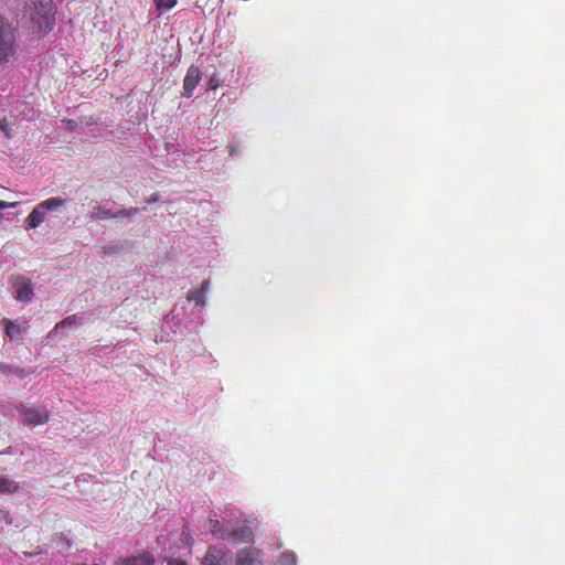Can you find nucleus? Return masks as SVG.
<instances>
[{"instance_id": "2eb2a0df", "label": "nucleus", "mask_w": 565, "mask_h": 565, "mask_svg": "<svg viewBox=\"0 0 565 565\" xmlns=\"http://www.w3.org/2000/svg\"><path fill=\"white\" fill-rule=\"evenodd\" d=\"M158 11H167L172 9L178 0H153Z\"/></svg>"}, {"instance_id": "6e6552de", "label": "nucleus", "mask_w": 565, "mask_h": 565, "mask_svg": "<svg viewBox=\"0 0 565 565\" xmlns=\"http://www.w3.org/2000/svg\"><path fill=\"white\" fill-rule=\"evenodd\" d=\"M202 78L201 71L198 66L191 65L188 68L186 75L183 79V95L190 98L194 88L199 85Z\"/></svg>"}, {"instance_id": "ddd939ff", "label": "nucleus", "mask_w": 565, "mask_h": 565, "mask_svg": "<svg viewBox=\"0 0 565 565\" xmlns=\"http://www.w3.org/2000/svg\"><path fill=\"white\" fill-rule=\"evenodd\" d=\"M19 491V484L13 480L2 477L0 478V493H15Z\"/></svg>"}, {"instance_id": "1a4fd4ad", "label": "nucleus", "mask_w": 565, "mask_h": 565, "mask_svg": "<svg viewBox=\"0 0 565 565\" xmlns=\"http://www.w3.org/2000/svg\"><path fill=\"white\" fill-rule=\"evenodd\" d=\"M203 565H228V558L223 550L210 546L204 556Z\"/></svg>"}, {"instance_id": "f03ea898", "label": "nucleus", "mask_w": 565, "mask_h": 565, "mask_svg": "<svg viewBox=\"0 0 565 565\" xmlns=\"http://www.w3.org/2000/svg\"><path fill=\"white\" fill-rule=\"evenodd\" d=\"M65 205L61 198H50L39 203L26 217L28 228L38 227L44 220L46 211L56 210Z\"/></svg>"}, {"instance_id": "aec40b11", "label": "nucleus", "mask_w": 565, "mask_h": 565, "mask_svg": "<svg viewBox=\"0 0 565 565\" xmlns=\"http://www.w3.org/2000/svg\"><path fill=\"white\" fill-rule=\"evenodd\" d=\"M209 88L216 89L220 86V79L217 78L216 74H213L209 79Z\"/></svg>"}, {"instance_id": "a211bd4d", "label": "nucleus", "mask_w": 565, "mask_h": 565, "mask_svg": "<svg viewBox=\"0 0 565 565\" xmlns=\"http://www.w3.org/2000/svg\"><path fill=\"white\" fill-rule=\"evenodd\" d=\"M138 209H122L120 210L119 212L115 213L114 214V217H126V216H130V215H135L138 213Z\"/></svg>"}, {"instance_id": "9b49d317", "label": "nucleus", "mask_w": 565, "mask_h": 565, "mask_svg": "<svg viewBox=\"0 0 565 565\" xmlns=\"http://www.w3.org/2000/svg\"><path fill=\"white\" fill-rule=\"evenodd\" d=\"M210 281L204 280L200 289L190 290L188 294V300L194 301L196 306L203 307L205 305V294L209 289Z\"/></svg>"}, {"instance_id": "f3484780", "label": "nucleus", "mask_w": 565, "mask_h": 565, "mask_svg": "<svg viewBox=\"0 0 565 565\" xmlns=\"http://www.w3.org/2000/svg\"><path fill=\"white\" fill-rule=\"evenodd\" d=\"M96 211V216L99 217V218H108V217H114V214L111 211L107 210V209H104L102 206H97L95 209Z\"/></svg>"}, {"instance_id": "dca6fc26", "label": "nucleus", "mask_w": 565, "mask_h": 565, "mask_svg": "<svg viewBox=\"0 0 565 565\" xmlns=\"http://www.w3.org/2000/svg\"><path fill=\"white\" fill-rule=\"evenodd\" d=\"M74 323H76V316L72 315V316L66 317L61 322L56 323L54 330L57 331L58 329H61V328H63L65 326H71V324H74Z\"/></svg>"}, {"instance_id": "39448f33", "label": "nucleus", "mask_w": 565, "mask_h": 565, "mask_svg": "<svg viewBox=\"0 0 565 565\" xmlns=\"http://www.w3.org/2000/svg\"><path fill=\"white\" fill-rule=\"evenodd\" d=\"M223 541H226L233 545L239 544H249L254 541V531L253 529L243 523L239 525L228 524L225 536H223Z\"/></svg>"}, {"instance_id": "20e7f679", "label": "nucleus", "mask_w": 565, "mask_h": 565, "mask_svg": "<svg viewBox=\"0 0 565 565\" xmlns=\"http://www.w3.org/2000/svg\"><path fill=\"white\" fill-rule=\"evenodd\" d=\"M15 51L14 34L11 26L0 15V63L8 61Z\"/></svg>"}, {"instance_id": "9d476101", "label": "nucleus", "mask_w": 565, "mask_h": 565, "mask_svg": "<svg viewBox=\"0 0 565 565\" xmlns=\"http://www.w3.org/2000/svg\"><path fill=\"white\" fill-rule=\"evenodd\" d=\"M115 565H154V558L150 553L143 552L138 555L120 557Z\"/></svg>"}, {"instance_id": "423d86ee", "label": "nucleus", "mask_w": 565, "mask_h": 565, "mask_svg": "<svg viewBox=\"0 0 565 565\" xmlns=\"http://www.w3.org/2000/svg\"><path fill=\"white\" fill-rule=\"evenodd\" d=\"M235 565H264L263 552L255 547H244L236 552Z\"/></svg>"}, {"instance_id": "4be33fe9", "label": "nucleus", "mask_w": 565, "mask_h": 565, "mask_svg": "<svg viewBox=\"0 0 565 565\" xmlns=\"http://www.w3.org/2000/svg\"><path fill=\"white\" fill-rule=\"evenodd\" d=\"M168 565H186L184 561L172 558L168 561Z\"/></svg>"}, {"instance_id": "6ab92c4d", "label": "nucleus", "mask_w": 565, "mask_h": 565, "mask_svg": "<svg viewBox=\"0 0 565 565\" xmlns=\"http://www.w3.org/2000/svg\"><path fill=\"white\" fill-rule=\"evenodd\" d=\"M0 129L2 130V132L4 134V136L7 138H9V139L12 138L11 127L6 119L0 120Z\"/></svg>"}, {"instance_id": "7ed1b4c3", "label": "nucleus", "mask_w": 565, "mask_h": 565, "mask_svg": "<svg viewBox=\"0 0 565 565\" xmlns=\"http://www.w3.org/2000/svg\"><path fill=\"white\" fill-rule=\"evenodd\" d=\"M18 413L21 416L22 423L26 426L44 425L50 419V413L46 407H34L21 404L18 407Z\"/></svg>"}, {"instance_id": "5701e85b", "label": "nucleus", "mask_w": 565, "mask_h": 565, "mask_svg": "<svg viewBox=\"0 0 565 565\" xmlns=\"http://www.w3.org/2000/svg\"><path fill=\"white\" fill-rule=\"evenodd\" d=\"M10 371V367L6 364L0 363V372L7 373Z\"/></svg>"}, {"instance_id": "412c9836", "label": "nucleus", "mask_w": 565, "mask_h": 565, "mask_svg": "<svg viewBox=\"0 0 565 565\" xmlns=\"http://www.w3.org/2000/svg\"><path fill=\"white\" fill-rule=\"evenodd\" d=\"M17 205H18V202L8 203L6 201H1L0 200V210H4V209H8V207H14Z\"/></svg>"}, {"instance_id": "f257e3e1", "label": "nucleus", "mask_w": 565, "mask_h": 565, "mask_svg": "<svg viewBox=\"0 0 565 565\" xmlns=\"http://www.w3.org/2000/svg\"><path fill=\"white\" fill-rule=\"evenodd\" d=\"M23 18L28 21L33 33H46L54 25V10L52 0H30Z\"/></svg>"}, {"instance_id": "4468645a", "label": "nucleus", "mask_w": 565, "mask_h": 565, "mask_svg": "<svg viewBox=\"0 0 565 565\" xmlns=\"http://www.w3.org/2000/svg\"><path fill=\"white\" fill-rule=\"evenodd\" d=\"M4 323H6V333L11 339L15 338L20 333V327L15 322L4 319Z\"/></svg>"}, {"instance_id": "0eeeda50", "label": "nucleus", "mask_w": 565, "mask_h": 565, "mask_svg": "<svg viewBox=\"0 0 565 565\" xmlns=\"http://www.w3.org/2000/svg\"><path fill=\"white\" fill-rule=\"evenodd\" d=\"M12 287L17 291L15 298L19 301H30L33 296L31 280L24 276L17 275L11 277Z\"/></svg>"}, {"instance_id": "f8f14e48", "label": "nucleus", "mask_w": 565, "mask_h": 565, "mask_svg": "<svg viewBox=\"0 0 565 565\" xmlns=\"http://www.w3.org/2000/svg\"><path fill=\"white\" fill-rule=\"evenodd\" d=\"M227 526L228 524L225 525L221 523L218 520H211L209 529L213 535L217 536L220 540L223 541V536H225Z\"/></svg>"}]
</instances>
